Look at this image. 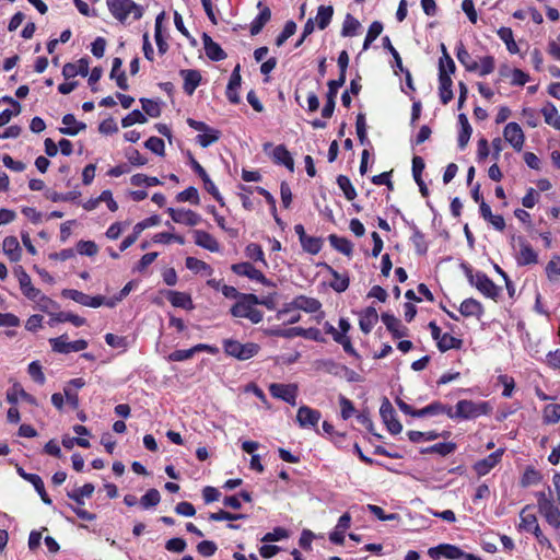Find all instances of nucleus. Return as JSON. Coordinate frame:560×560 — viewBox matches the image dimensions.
Masks as SVG:
<instances>
[{"mask_svg":"<svg viewBox=\"0 0 560 560\" xmlns=\"http://www.w3.org/2000/svg\"><path fill=\"white\" fill-rule=\"evenodd\" d=\"M258 303L259 299L255 294H242L241 299L231 307V314L234 317L248 318L253 324H258L262 320V313L254 307Z\"/></svg>","mask_w":560,"mask_h":560,"instance_id":"obj_1","label":"nucleus"},{"mask_svg":"<svg viewBox=\"0 0 560 560\" xmlns=\"http://www.w3.org/2000/svg\"><path fill=\"white\" fill-rule=\"evenodd\" d=\"M110 13L121 23H125L131 14L133 20H139L143 15V8L131 0H107Z\"/></svg>","mask_w":560,"mask_h":560,"instance_id":"obj_2","label":"nucleus"},{"mask_svg":"<svg viewBox=\"0 0 560 560\" xmlns=\"http://www.w3.org/2000/svg\"><path fill=\"white\" fill-rule=\"evenodd\" d=\"M223 349L228 355L245 361L256 355L260 347L255 342L241 343L237 340L226 339L223 341Z\"/></svg>","mask_w":560,"mask_h":560,"instance_id":"obj_3","label":"nucleus"},{"mask_svg":"<svg viewBox=\"0 0 560 560\" xmlns=\"http://www.w3.org/2000/svg\"><path fill=\"white\" fill-rule=\"evenodd\" d=\"M491 407L488 402H474L472 400H459L456 405V411L453 412V418L472 419L481 415H488Z\"/></svg>","mask_w":560,"mask_h":560,"instance_id":"obj_4","label":"nucleus"},{"mask_svg":"<svg viewBox=\"0 0 560 560\" xmlns=\"http://www.w3.org/2000/svg\"><path fill=\"white\" fill-rule=\"evenodd\" d=\"M469 282L475 285L483 295L492 300H497L501 289L497 287L492 280H490L485 273L472 275L468 272Z\"/></svg>","mask_w":560,"mask_h":560,"instance_id":"obj_5","label":"nucleus"},{"mask_svg":"<svg viewBox=\"0 0 560 560\" xmlns=\"http://www.w3.org/2000/svg\"><path fill=\"white\" fill-rule=\"evenodd\" d=\"M49 343L55 352L69 353L84 350L88 347V341L84 339L68 341L67 335L57 338H50Z\"/></svg>","mask_w":560,"mask_h":560,"instance_id":"obj_6","label":"nucleus"},{"mask_svg":"<svg viewBox=\"0 0 560 560\" xmlns=\"http://www.w3.org/2000/svg\"><path fill=\"white\" fill-rule=\"evenodd\" d=\"M380 415L392 434H398L402 430L401 423L395 417V409L389 399L384 397L380 408Z\"/></svg>","mask_w":560,"mask_h":560,"instance_id":"obj_7","label":"nucleus"},{"mask_svg":"<svg viewBox=\"0 0 560 560\" xmlns=\"http://www.w3.org/2000/svg\"><path fill=\"white\" fill-rule=\"evenodd\" d=\"M269 392L275 398L282 399L288 404L296 405L298 385L272 383L269 385Z\"/></svg>","mask_w":560,"mask_h":560,"instance_id":"obj_8","label":"nucleus"},{"mask_svg":"<svg viewBox=\"0 0 560 560\" xmlns=\"http://www.w3.org/2000/svg\"><path fill=\"white\" fill-rule=\"evenodd\" d=\"M231 269L234 273L238 276L248 277L252 280H256L264 285H273V283L268 280L264 273L256 269L250 262H238L231 266Z\"/></svg>","mask_w":560,"mask_h":560,"instance_id":"obj_9","label":"nucleus"},{"mask_svg":"<svg viewBox=\"0 0 560 560\" xmlns=\"http://www.w3.org/2000/svg\"><path fill=\"white\" fill-rule=\"evenodd\" d=\"M504 139L516 150L521 151L524 144V133L520 125L509 122L503 131Z\"/></svg>","mask_w":560,"mask_h":560,"instance_id":"obj_10","label":"nucleus"},{"mask_svg":"<svg viewBox=\"0 0 560 560\" xmlns=\"http://www.w3.org/2000/svg\"><path fill=\"white\" fill-rule=\"evenodd\" d=\"M439 81H440V98L441 102L446 105L448 104L453 97L452 84L453 81L445 69V66L441 63L440 72H439Z\"/></svg>","mask_w":560,"mask_h":560,"instance_id":"obj_11","label":"nucleus"},{"mask_svg":"<svg viewBox=\"0 0 560 560\" xmlns=\"http://www.w3.org/2000/svg\"><path fill=\"white\" fill-rule=\"evenodd\" d=\"M520 252L516 261L520 266H526L538 262V255L526 240L518 237Z\"/></svg>","mask_w":560,"mask_h":560,"instance_id":"obj_12","label":"nucleus"},{"mask_svg":"<svg viewBox=\"0 0 560 560\" xmlns=\"http://www.w3.org/2000/svg\"><path fill=\"white\" fill-rule=\"evenodd\" d=\"M257 8L260 10V12L250 23L249 33L252 36L258 35L271 19V10L264 5L261 1L257 3Z\"/></svg>","mask_w":560,"mask_h":560,"instance_id":"obj_13","label":"nucleus"},{"mask_svg":"<svg viewBox=\"0 0 560 560\" xmlns=\"http://www.w3.org/2000/svg\"><path fill=\"white\" fill-rule=\"evenodd\" d=\"M241 66L236 65V67L233 69L228 88H226V97L229 101L233 104L240 103V96L237 94V90L241 88Z\"/></svg>","mask_w":560,"mask_h":560,"instance_id":"obj_14","label":"nucleus"},{"mask_svg":"<svg viewBox=\"0 0 560 560\" xmlns=\"http://www.w3.org/2000/svg\"><path fill=\"white\" fill-rule=\"evenodd\" d=\"M381 318L386 328L392 332L394 338H402L408 336V328L402 326L401 322L394 315L383 313Z\"/></svg>","mask_w":560,"mask_h":560,"instance_id":"obj_15","label":"nucleus"},{"mask_svg":"<svg viewBox=\"0 0 560 560\" xmlns=\"http://www.w3.org/2000/svg\"><path fill=\"white\" fill-rule=\"evenodd\" d=\"M202 42L206 55L209 59L220 61L226 58L225 51L218 43L213 42L207 33L202 35Z\"/></svg>","mask_w":560,"mask_h":560,"instance_id":"obj_16","label":"nucleus"},{"mask_svg":"<svg viewBox=\"0 0 560 560\" xmlns=\"http://www.w3.org/2000/svg\"><path fill=\"white\" fill-rule=\"evenodd\" d=\"M502 454H503V451L498 450L494 453L488 455L486 458L478 460L474 465L475 471L479 476L487 475L500 462Z\"/></svg>","mask_w":560,"mask_h":560,"instance_id":"obj_17","label":"nucleus"},{"mask_svg":"<svg viewBox=\"0 0 560 560\" xmlns=\"http://www.w3.org/2000/svg\"><path fill=\"white\" fill-rule=\"evenodd\" d=\"M180 77L184 80V91L188 95H192L197 86L200 84L201 74L198 70L184 69L179 71Z\"/></svg>","mask_w":560,"mask_h":560,"instance_id":"obj_18","label":"nucleus"},{"mask_svg":"<svg viewBox=\"0 0 560 560\" xmlns=\"http://www.w3.org/2000/svg\"><path fill=\"white\" fill-rule=\"evenodd\" d=\"M19 282L23 294L30 300L37 301L40 295V291L32 284L31 277L22 267L19 268Z\"/></svg>","mask_w":560,"mask_h":560,"instance_id":"obj_19","label":"nucleus"},{"mask_svg":"<svg viewBox=\"0 0 560 560\" xmlns=\"http://www.w3.org/2000/svg\"><path fill=\"white\" fill-rule=\"evenodd\" d=\"M192 234H194L195 243L198 246L206 248L213 253L218 252L220 249V245H219L218 241L210 233L202 231V230H195L192 232Z\"/></svg>","mask_w":560,"mask_h":560,"instance_id":"obj_20","label":"nucleus"},{"mask_svg":"<svg viewBox=\"0 0 560 560\" xmlns=\"http://www.w3.org/2000/svg\"><path fill=\"white\" fill-rule=\"evenodd\" d=\"M296 419L301 427H314L320 419V412L307 406H302L298 410Z\"/></svg>","mask_w":560,"mask_h":560,"instance_id":"obj_21","label":"nucleus"},{"mask_svg":"<svg viewBox=\"0 0 560 560\" xmlns=\"http://www.w3.org/2000/svg\"><path fill=\"white\" fill-rule=\"evenodd\" d=\"M431 557L443 556L447 559H459L464 556V551L454 545H440L429 549Z\"/></svg>","mask_w":560,"mask_h":560,"instance_id":"obj_22","label":"nucleus"},{"mask_svg":"<svg viewBox=\"0 0 560 560\" xmlns=\"http://www.w3.org/2000/svg\"><path fill=\"white\" fill-rule=\"evenodd\" d=\"M439 413H446L450 418H453V408L450 406H445L441 404L440 401H434L430 404L429 406L417 410L415 412V417L422 418L427 416H433Z\"/></svg>","mask_w":560,"mask_h":560,"instance_id":"obj_23","label":"nucleus"},{"mask_svg":"<svg viewBox=\"0 0 560 560\" xmlns=\"http://www.w3.org/2000/svg\"><path fill=\"white\" fill-rule=\"evenodd\" d=\"M290 306H292L294 310H302L307 313H314L320 308V303L316 299L300 295L290 303Z\"/></svg>","mask_w":560,"mask_h":560,"instance_id":"obj_24","label":"nucleus"},{"mask_svg":"<svg viewBox=\"0 0 560 560\" xmlns=\"http://www.w3.org/2000/svg\"><path fill=\"white\" fill-rule=\"evenodd\" d=\"M166 298L175 307H182L185 310L194 308L190 295L185 292L167 291Z\"/></svg>","mask_w":560,"mask_h":560,"instance_id":"obj_25","label":"nucleus"},{"mask_svg":"<svg viewBox=\"0 0 560 560\" xmlns=\"http://www.w3.org/2000/svg\"><path fill=\"white\" fill-rule=\"evenodd\" d=\"M378 320L377 312L374 307L369 306L364 310L360 317V328L364 334H370L374 325Z\"/></svg>","mask_w":560,"mask_h":560,"instance_id":"obj_26","label":"nucleus"},{"mask_svg":"<svg viewBox=\"0 0 560 560\" xmlns=\"http://www.w3.org/2000/svg\"><path fill=\"white\" fill-rule=\"evenodd\" d=\"M89 73V63L86 60L81 59L78 63L68 62L62 68V74L66 79L73 78L78 74L83 77Z\"/></svg>","mask_w":560,"mask_h":560,"instance_id":"obj_27","label":"nucleus"},{"mask_svg":"<svg viewBox=\"0 0 560 560\" xmlns=\"http://www.w3.org/2000/svg\"><path fill=\"white\" fill-rule=\"evenodd\" d=\"M2 248L11 261H19L21 258V247L15 236H7L3 240Z\"/></svg>","mask_w":560,"mask_h":560,"instance_id":"obj_28","label":"nucleus"},{"mask_svg":"<svg viewBox=\"0 0 560 560\" xmlns=\"http://www.w3.org/2000/svg\"><path fill=\"white\" fill-rule=\"evenodd\" d=\"M272 158L276 163L283 164L289 171L292 172L294 170V161L284 145H277L273 149Z\"/></svg>","mask_w":560,"mask_h":560,"instance_id":"obj_29","label":"nucleus"},{"mask_svg":"<svg viewBox=\"0 0 560 560\" xmlns=\"http://www.w3.org/2000/svg\"><path fill=\"white\" fill-rule=\"evenodd\" d=\"M459 312L463 316H477L480 317L483 313L482 305L475 299H466L459 306Z\"/></svg>","mask_w":560,"mask_h":560,"instance_id":"obj_30","label":"nucleus"},{"mask_svg":"<svg viewBox=\"0 0 560 560\" xmlns=\"http://www.w3.org/2000/svg\"><path fill=\"white\" fill-rule=\"evenodd\" d=\"M18 397H21L31 405L37 406L36 398L26 393L19 383H15L12 387V390L8 393L7 399L9 402L15 404L18 401Z\"/></svg>","mask_w":560,"mask_h":560,"instance_id":"obj_31","label":"nucleus"},{"mask_svg":"<svg viewBox=\"0 0 560 560\" xmlns=\"http://www.w3.org/2000/svg\"><path fill=\"white\" fill-rule=\"evenodd\" d=\"M50 315H51V319L49 323L50 325H52L54 323L70 322L75 327H80V326H83L86 322L85 318L80 317L72 313L59 312V313H54V314L51 313Z\"/></svg>","mask_w":560,"mask_h":560,"instance_id":"obj_32","label":"nucleus"},{"mask_svg":"<svg viewBox=\"0 0 560 560\" xmlns=\"http://www.w3.org/2000/svg\"><path fill=\"white\" fill-rule=\"evenodd\" d=\"M330 245L338 252L345 254L346 256H351L353 250V244L346 237L337 236L336 234H331L328 237Z\"/></svg>","mask_w":560,"mask_h":560,"instance_id":"obj_33","label":"nucleus"},{"mask_svg":"<svg viewBox=\"0 0 560 560\" xmlns=\"http://www.w3.org/2000/svg\"><path fill=\"white\" fill-rule=\"evenodd\" d=\"M312 330H305L301 327H292L288 329H269L266 331L269 336L283 337V338H293L296 336L307 337Z\"/></svg>","mask_w":560,"mask_h":560,"instance_id":"obj_34","label":"nucleus"},{"mask_svg":"<svg viewBox=\"0 0 560 560\" xmlns=\"http://www.w3.org/2000/svg\"><path fill=\"white\" fill-rule=\"evenodd\" d=\"M541 114L546 124L560 130V115L553 104L547 103V105L541 108Z\"/></svg>","mask_w":560,"mask_h":560,"instance_id":"obj_35","label":"nucleus"},{"mask_svg":"<svg viewBox=\"0 0 560 560\" xmlns=\"http://www.w3.org/2000/svg\"><path fill=\"white\" fill-rule=\"evenodd\" d=\"M457 59L466 68L467 71L472 72L479 69V63L471 59L470 54L464 47L463 43H460L457 48Z\"/></svg>","mask_w":560,"mask_h":560,"instance_id":"obj_36","label":"nucleus"},{"mask_svg":"<svg viewBox=\"0 0 560 560\" xmlns=\"http://www.w3.org/2000/svg\"><path fill=\"white\" fill-rule=\"evenodd\" d=\"M327 269L334 277V281L330 282V287L336 292H339V293L346 291L348 289L349 282H350L349 277L347 275L339 273L338 271L332 269L330 266H327Z\"/></svg>","mask_w":560,"mask_h":560,"instance_id":"obj_37","label":"nucleus"},{"mask_svg":"<svg viewBox=\"0 0 560 560\" xmlns=\"http://www.w3.org/2000/svg\"><path fill=\"white\" fill-rule=\"evenodd\" d=\"M201 218L199 214L191 210L178 209V214L175 218L176 223L186 224L189 226H195L199 224Z\"/></svg>","mask_w":560,"mask_h":560,"instance_id":"obj_38","label":"nucleus"},{"mask_svg":"<svg viewBox=\"0 0 560 560\" xmlns=\"http://www.w3.org/2000/svg\"><path fill=\"white\" fill-rule=\"evenodd\" d=\"M94 492V486L92 483H85L71 492H68V497L72 499L77 504H84L83 498H90Z\"/></svg>","mask_w":560,"mask_h":560,"instance_id":"obj_39","label":"nucleus"},{"mask_svg":"<svg viewBox=\"0 0 560 560\" xmlns=\"http://www.w3.org/2000/svg\"><path fill=\"white\" fill-rule=\"evenodd\" d=\"M529 505H526L520 513L521 523L520 528L526 532H533L538 526L537 517L534 514L527 513Z\"/></svg>","mask_w":560,"mask_h":560,"instance_id":"obj_40","label":"nucleus"},{"mask_svg":"<svg viewBox=\"0 0 560 560\" xmlns=\"http://www.w3.org/2000/svg\"><path fill=\"white\" fill-rule=\"evenodd\" d=\"M332 14L334 8L331 5H320L317 10L316 16L317 26L320 30H325L329 25Z\"/></svg>","mask_w":560,"mask_h":560,"instance_id":"obj_41","label":"nucleus"},{"mask_svg":"<svg viewBox=\"0 0 560 560\" xmlns=\"http://www.w3.org/2000/svg\"><path fill=\"white\" fill-rule=\"evenodd\" d=\"M456 448V444L453 442L438 443L427 448L421 450L422 454L436 453L442 456H446L453 453Z\"/></svg>","mask_w":560,"mask_h":560,"instance_id":"obj_42","label":"nucleus"},{"mask_svg":"<svg viewBox=\"0 0 560 560\" xmlns=\"http://www.w3.org/2000/svg\"><path fill=\"white\" fill-rule=\"evenodd\" d=\"M189 161H190V165L192 167V170L200 176V178L202 179L203 184H205V188L207 191H210V190H214V187L215 185L213 184V182L210 179V177L208 176L207 172L205 171V168L194 159V156L191 154H189Z\"/></svg>","mask_w":560,"mask_h":560,"instance_id":"obj_43","label":"nucleus"},{"mask_svg":"<svg viewBox=\"0 0 560 560\" xmlns=\"http://www.w3.org/2000/svg\"><path fill=\"white\" fill-rule=\"evenodd\" d=\"M25 480L31 482L34 486L35 490L40 495V499L43 500V502L45 504H51V500L45 490L44 482L38 475H33V476H28V477L25 476Z\"/></svg>","mask_w":560,"mask_h":560,"instance_id":"obj_44","label":"nucleus"},{"mask_svg":"<svg viewBox=\"0 0 560 560\" xmlns=\"http://www.w3.org/2000/svg\"><path fill=\"white\" fill-rule=\"evenodd\" d=\"M463 341L457 339L450 334H444L438 342V348L440 351L445 352L451 349H459L462 347Z\"/></svg>","mask_w":560,"mask_h":560,"instance_id":"obj_45","label":"nucleus"},{"mask_svg":"<svg viewBox=\"0 0 560 560\" xmlns=\"http://www.w3.org/2000/svg\"><path fill=\"white\" fill-rule=\"evenodd\" d=\"M303 249L312 255H316L322 249L323 241L319 237L308 236L301 241Z\"/></svg>","mask_w":560,"mask_h":560,"instance_id":"obj_46","label":"nucleus"},{"mask_svg":"<svg viewBox=\"0 0 560 560\" xmlns=\"http://www.w3.org/2000/svg\"><path fill=\"white\" fill-rule=\"evenodd\" d=\"M499 37L505 43L508 50L511 54L518 52V47L513 38V32L509 27H501L498 31Z\"/></svg>","mask_w":560,"mask_h":560,"instance_id":"obj_47","label":"nucleus"},{"mask_svg":"<svg viewBox=\"0 0 560 560\" xmlns=\"http://www.w3.org/2000/svg\"><path fill=\"white\" fill-rule=\"evenodd\" d=\"M293 310L294 308L288 304L284 308L277 313V319L282 320L284 324L298 323L301 318V315L296 312L292 313Z\"/></svg>","mask_w":560,"mask_h":560,"instance_id":"obj_48","label":"nucleus"},{"mask_svg":"<svg viewBox=\"0 0 560 560\" xmlns=\"http://www.w3.org/2000/svg\"><path fill=\"white\" fill-rule=\"evenodd\" d=\"M337 184L348 200H353L357 197V191L346 175H339L337 177Z\"/></svg>","mask_w":560,"mask_h":560,"instance_id":"obj_49","label":"nucleus"},{"mask_svg":"<svg viewBox=\"0 0 560 560\" xmlns=\"http://www.w3.org/2000/svg\"><path fill=\"white\" fill-rule=\"evenodd\" d=\"M161 495L156 489H150L140 499V503L144 509L156 506L160 503Z\"/></svg>","mask_w":560,"mask_h":560,"instance_id":"obj_50","label":"nucleus"},{"mask_svg":"<svg viewBox=\"0 0 560 560\" xmlns=\"http://www.w3.org/2000/svg\"><path fill=\"white\" fill-rule=\"evenodd\" d=\"M544 420L547 423H557L560 420V405L550 404L544 408Z\"/></svg>","mask_w":560,"mask_h":560,"instance_id":"obj_51","label":"nucleus"},{"mask_svg":"<svg viewBox=\"0 0 560 560\" xmlns=\"http://www.w3.org/2000/svg\"><path fill=\"white\" fill-rule=\"evenodd\" d=\"M359 26H360L359 21L357 19H354L351 14H347L343 25H342L341 35L345 37L353 36L355 34L357 30L359 28Z\"/></svg>","mask_w":560,"mask_h":560,"instance_id":"obj_52","label":"nucleus"},{"mask_svg":"<svg viewBox=\"0 0 560 560\" xmlns=\"http://www.w3.org/2000/svg\"><path fill=\"white\" fill-rule=\"evenodd\" d=\"M296 31V24L293 21H288L283 31L276 38V45L281 47Z\"/></svg>","mask_w":560,"mask_h":560,"instance_id":"obj_53","label":"nucleus"},{"mask_svg":"<svg viewBox=\"0 0 560 560\" xmlns=\"http://www.w3.org/2000/svg\"><path fill=\"white\" fill-rule=\"evenodd\" d=\"M61 295L66 299H71L81 305L88 306L89 295L81 291L73 289H63Z\"/></svg>","mask_w":560,"mask_h":560,"instance_id":"obj_54","label":"nucleus"},{"mask_svg":"<svg viewBox=\"0 0 560 560\" xmlns=\"http://www.w3.org/2000/svg\"><path fill=\"white\" fill-rule=\"evenodd\" d=\"M178 202L189 201L194 205L199 203L198 190L195 187H188L176 196Z\"/></svg>","mask_w":560,"mask_h":560,"instance_id":"obj_55","label":"nucleus"},{"mask_svg":"<svg viewBox=\"0 0 560 560\" xmlns=\"http://www.w3.org/2000/svg\"><path fill=\"white\" fill-rule=\"evenodd\" d=\"M144 124L147 122V117L138 109L132 110L121 120V125L124 128L130 127L133 124Z\"/></svg>","mask_w":560,"mask_h":560,"instance_id":"obj_56","label":"nucleus"},{"mask_svg":"<svg viewBox=\"0 0 560 560\" xmlns=\"http://www.w3.org/2000/svg\"><path fill=\"white\" fill-rule=\"evenodd\" d=\"M130 182L133 186H156L160 185L161 182L156 177H150L144 174H136L131 176Z\"/></svg>","mask_w":560,"mask_h":560,"instance_id":"obj_57","label":"nucleus"},{"mask_svg":"<svg viewBox=\"0 0 560 560\" xmlns=\"http://www.w3.org/2000/svg\"><path fill=\"white\" fill-rule=\"evenodd\" d=\"M246 256L255 261H261L266 264L265 261V255L261 249V247L258 244L250 243L245 248Z\"/></svg>","mask_w":560,"mask_h":560,"instance_id":"obj_58","label":"nucleus"},{"mask_svg":"<svg viewBox=\"0 0 560 560\" xmlns=\"http://www.w3.org/2000/svg\"><path fill=\"white\" fill-rule=\"evenodd\" d=\"M186 267L189 270L195 271V272H199V271L211 272L212 271L211 267L207 262L199 260L195 257L186 258Z\"/></svg>","mask_w":560,"mask_h":560,"instance_id":"obj_59","label":"nucleus"},{"mask_svg":"<svg viewBox=\"0 0 560 560\" xmlns=\"http://www.w3.org/2000/svg\"><path fill=\"white\" fill-rule=\"evenodd\" d=\"M77 250L81 255H86V256L92 257L97 254L98 248H97V245L92 241H80L77 244Z\"/></svg>","mask_w":560,"mask_h":560,"instance_id":"obj_60","label":"nucleus"},{"mask_svg":"<svg viewBox=\"0 0 560 560\" xmlns=\"http://www.w3.org/2000/svg\"><path fill=\"white\" fill-rule=\"evenodd\" d=\"M142 109L150 117H159L161 115V108L159 104L152 100L141 98L140 100Z\"/></svg>","mask_w":560,"mask_h":560,"instance_id":"obj_61","label":"nucleus"},{"mask_svg":"<svg viewBox=\"0 0 560 560\" xmlns=\"http://www.w3.org/2000/svg\"><path fill=\"white\" fill-rule=\"evenodd\" d=\"M219 138H220V131L212 129V131H208V132H205L203 135H199L197 137V141L202 148H207L211 143L217 142L219 140Z\"/></svg>","mask_w":560,"mask_h":560,"instance_id":"obj_62","label":"nucleus"},{"mask_svg":"<svg viewBox=\"0 0 560 560\" xmlns=\"http://www.w3.org/2000/svg\"><path fill=\"white\" fill-rule=\"evenodd\" d=\"M145 148L158 155H164V141L158 137H150L145 143Z\"/></svg>","mask_w":560,"mask_h":560,"instance_id":"obj_63","label":"nucleus"},{"mask_svg":"<svg viewBox=\"0 0 560 560\" xmlns=\"http://www.w3.org/2000/svg\"><path fill=\"white\" fill-rule=\"evenodd\" d=\"M546 273L549 279L560 276V257L555 256L546 266Z\"/></svg>","mask_w":560,"mask_h":560,"instance_id":"obj_64","label":"nucleus"}]
</instances>
